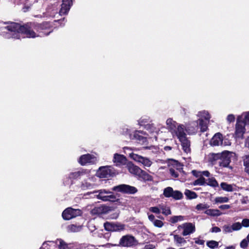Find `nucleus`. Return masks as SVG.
Wrapping results in <instances>:
<instances>
[{
    "label": "nucleus",
    "mask_w": 249,
    "mask_h": 249,
    "mask_svg": "<svg viewBox=\"0 0 249 249\" xmlns=\"http://www.w3.org/2000/svg\"><path fill=\"white\" fill-rule=\"evenodd\" d=\"M148 219L152 223L156 220L155 216L152 214L147 213Z\"/></svg>",
    "instance_id": "56"
},
{
    "label": "nucleus",
    "mask_w": 249,
    "mask_h": 249,
    "mask_svg": "<svg viewBox=\"0 0 249 249\" xmlns=\"http://www.w3.org/2000/svg\"><path fill=\"white\" fill-rule=\"evenodd\" d=\"M124 151L125 153H127V152H130L131 151H137L138 150V149L136 148H130V147H124Z\"/></svg>",
    "instance_id": "52"
},
{
    "label": "nucleus",
    "mask_w": 249,
    "mask_h": 249,
    "mask_svg": "<svg viewBox=\"0 0 249 249\" xmlns=\"http://www.w3.org/2000/svg\"><path fill=\"white\" fill-rule=\"evenodd\" d=\"M173 191L172 187H168L164 189L163 195L166 197H172Z\"/></svg>",
    "instance_id": "36"
},
{
    "label": "nucleus",
    "mask_w": 249,
    "mask_h": 249,
    "mask_svg": "<svg viewBox=\"0 0 249 249\" xmlns=\"http://www.w3.org/2000/svg\"><path fill=\"white\" fill-rule=\"evenodd\" d=\"M147 122V119H142L141 118L139 121V124L140 125H142V123H146Z\"/></svg>",
    "instance_id": "61"
},
{
    "label": "nucleus",
    "mask_w": 249,
    "mask_h": 249,
    "mask_svg": "<svg viewBox=\"0 0 249 249\" xmlns=\"http://www.w3.org/2000/svg\"><path fill=\"white\" fill-rule=\"evenodd\" d=\"M223 232L224 233H231L233 231L231 226L230 225H225L222 227Z\"/></svg>",
    "instance_id": "45"
},
{
    "label": "nucleus",
    "mask_w": 249,
    "mask_h": 249,
    "mask_svg": "<svg viewBox=\"0 0 249 249\" xmlns=\"http://www.w3.org/2000/svg\"><path fill=\"white\" fill-rule=\"evenodd\" d=\"M243 164L245 166V171L249 174V154L246 155L242 157Z\"/></svg>",
    "instance_id": "29"
},
{
    "label": "nucleus",
    "mask_w": 249,
    "mask_h": 249,
    "mask_svg": "<svg viewBox=\"0 0 249 249\" xmlns=\"http://www.w3.org/2000/svg\"><path fill=\"white\" fill-rule=\"evenodd\" d=\"M93 193H98L95 195L97 198L104 201H115L116 198L115 196L112 192L105 190H100L93 192Z\"/></svg>",
    "instance_id": "4"
},
{
    "label": "nucleus",
    "mask_w": 249,
    "mask_h": 249,
    "mask_svg": "<svg viewBox=\"0 0 249 249\" xmlns=\"http://www.w3.org/2000/svg\"><path fill=\"white\" fill-rule=\"evenodd\" d=\"M85 172L84 170H79L70 173L68 177V180L65 181V185H69L72 183V180L76 179L84 175Z\"/></svg>",
    "instance_id": "18"
},
{
    "label": "nucleus",
    "mask_w": 249,
    "mask_h": 249,
    "mask_svg": "<svg viewBox=\"0 0 249 249\" xmlns=\"http://www.w3.org/2000/svg\"><path fill=\"white\" fill-rule=\"evenodd\" d=\"M246 124L244 121H241L237 118L236 123L235 124V135L236 137L242 138L246 132Z\"/></svg>",
    "instance_id": "14"
},
{
    "label": "nucleus",
    "mask_w": 249,
    "mask_h": 249,
    "mask_svg": "<svg viewBox=\"0 0 249 249\" xmlns=\"http://www.w3.org/2000/svg\"><path fill=\"white\" fill-rule=\"evenodd\" d=\"M95 178L92 177L89 178V180H85L82 182L81 188L82 190H85L87 189H91L94 186L93 182L95 181Z\"/></svg>",
    "instance_id": "22"
},
{
    "label": "nucleus",
    "mask_w": 249,
    "mask_h": 249,
    "mask_svg": "<svg viewBox=\"0 0 249 249\" xmlns=\"http://www.w3.org/2000/svg\"><path fill=\"white\" fill-rule=\"evenodd\" d=\"M37 25L39 26V34L42 35V36L43 35H48L52 31L50 30L49 32H46V30H49L51 27V24L49 22H45L42 24H38Z\"/></svg>",
    "instance_id": "21"
},
{
    "label": "nucleus",
    "mask_w": 249,
    "mask_h": 249,
    "mask_svg": "<svg viewBox=\"0 0 249 249\" xmlns=\"http://www.w3.org/2000/svg\"><path fill=\"white\" fill-rule=\"evenodd\" d=\"M56 244L59 249H70L68 245L61 239H57Z\"/></svg>",
    "instance_id": "34"
},
{
    "label": "nucleus",
    "mask_w": 249,
    "mask_h": 249,
    "mask_svg": "<svg viewBox=\"0 0 249 249\" xmlns=\"http://www.w3.org/2000/svg\"><path fill=\"white\" fill-rule=\"evenodd\" d=\"M183 196L182 194L178 191H174L172 197L173 198L178 200L180 199Z\"/></svg>",
    "instance_id": "41"
},
{
    "label": "nucleus",
    "mask_w": 249,
    "mask_h": 249,
    "mask_svg": "<svg viewBox=\"0 0 249 249\" xmlns=\"http://www.w3.org/2000/svg\"><path fill=\"white\" fill-rule=\"evenodd\" d=\"M138 177L144 181H152L153 180L152 177L142 169V172H140Z\"/></svg>",
    "instance_id": "28"
},
{
    "label": "nucleus",
    "mask_w": 249,
    "mask_h": 249,
    "mask_svg": "<svg viewBox=\"0 0 249 249\" xmlns=\"http://www.w3.org/2000/svg\"><path fill=\"white\" fill-rule=\"evenodd\" d=\"M82 229V226L76 225H70L68 226L67 230L69 232H78L80 231Z\"/></svg>",
    "instance_id": "30"
},
{
    "label": "nucleus",
    "mask_w": 249,
    "mask_h": 249,
    "mask_svg": "<svg viewBox=\"0 0 249 249\" xmlns=\"http://www.w3.org/2000/svg\"><path fill=\"white\" fill-rule=\"evenodd\" d=\"M112 190L115 191L130 194H133L137 192V189L135 187L125 184H121L114 186Z\"/></svg>",
    "instance_id": "10"
},
{
    "label": "nucleus",
    "mask_w": 249,
    "mask_h": 249,
    "mask_svg": "<svg viewBox=\"0 0 249 249\" xmlns=\"http://www.w3.org/2000/svg\"><path fill=\"white\" fill-rule=\"evenodd\" d=\"M235 119V116L233 114H231L227 116L226 120L229 123H233Z\"/></svg>",
    "instance_id": "48"
},
{
    "label": "nucleus",
    "mask_w": 249,
    "mask_h": 249,
    "mask_svg": "<svg viewBox=\"0 0 249 249\" xmlns=\"http://www.w3.org/2000/svg\"><path fill=\"white\" fill-rule=\"evenodd\" d=\"M206 185H209L213 187H216L218 186V183L214 178H211L207 180Z\"/></svg>",
    "instance_id": "33"
},
{
    "label": "nucleus",
    "mask_w": 249,
    "mask_h": 249,
    "mask_svg": "<svg viewBox=\"0 0 249 249\" xmlns=\"http://www.w3.org/2000/svg\"><path fill=\"white\" fill-rule=\"evenodd\" d=\"M183 220H184V216L181 215L174 216L170 218V222L172 223H175Z\"/></svg>",
    "instance_id": "40"
},
{
    "label": "nucleus",
    "mask_w": 249,
    "mask_h": 249,
    "mask_svg": "<svg viewBox=\"0 0 249 249\" xmlns=\"http://www.w3.org/2000/svg\"><path fill=\"white\" fill-rule=\"evenodd\" d=\"M126 166L129 173L134 175L139 176L140 172H142V169L131 161H128Z\"/></svg>",
    "instance_id": "19"
},
{
    "label": "nucleus",
    "mask_w": 249,
    "mask_h": 249,
    "mask_svg": "<svg viewBox=\"0 0 249 249\" xmlns=\"http://www.w3.org/2000/svg\"><path fill=\"white\" fill-rule=\"evenodd\" d=\"M209 205L206 203H199L196 206V209L197 211H202L209 208Z\"/></svg>",
    "instance_id": "42"
},
{
    "label": "nucleus",
    "mask_w": 249,
    "mask_h": 249,
    "mask_svg": "<svg viewBox=\"0 0 249 249\" xmlns=\"http://www.w3.org/2000/svg\"><path fill=\"white\" fill-rule=\"evenodd\" d=\"M104 227L106 230L112 231H123L124 229V225L109 222L105 223L104 224Z\"/></svg>",
    "instance_id": "15"
},
{
    "label": "nucleus",
    "mask_w": 249,
    "mask_h": 249,
    "mask_svg": "<svg viewBox=\"0 0 249 249\" xmlns=\"http://www.w3.org/2000/svg\"><path fill=\"white\" fill-rule=\"evenodd\" d=\"M231 227L233 231H239L242 228V225L239 222H235L231 225Z\"/></svg>",
    "instance_id": "46"
},
{
    "label": "nucleus",
    "mask_w": 249,
    "mask_h": 249,
    "mask_svg": "<svg viewBox=\"0 0 249 249\" xmlns=\"http://www.w3.org/2000/svg\"><path fill=\"white\" fill-rule=\"evenodd\" d=\"M241 224L242 225V227H249V219H247V218L244 219L242 220V223Z\"/></svg>",
    "instance_id": "49"
},
{
    "label": "nucleus",
    "mask_w": 249,
    "mask_h": 249,
    "mask_svg": "<svg viewBox=\"0 0 249 249\" xmlns=\"http://www.w3.org/2000/svg\"><path fill=\"white\" fill-rule=\"evenodd\" d=\"M96 161V158L90 154L82 155L79 159V163L82 165H84L87 163H94Z\"/></svg>",
    "instance_id": "16"
},
{
    "label": "nucleus",
    "mask_w": 249,
    "mask_h": 249,
    "mask_svg": "<svg viewBox=\"0 0 249 249\" xmlns=\"http://www.w3.org/2000/svg\"><path fill=\"white\" fill-rule=\"evenodd\" d=\"M249 244V233L245 239L241 241L240 244V246L241 248L246 249L247 248Z\"/></svg>",
    "instance_id": "37"
},
{
    "label": "nucleus",
    "mask_w": 249,
    "mask_h": 249,
    "mask_svg": "<svg viewBox=\"0 0 249 249\" xmlns=\"http://www.w3.org/2000/svg\"><path fill=\"white\" fill-rule=\"evenodd\" d=\"M160 211L165 215H168L171 214V212L170 208L168 206L163 205H160Z\"/></svg>",
    "instance_id": "35"
},
{
    "label": "nucleus",
    "mask_w": 249,
    "mask_h": 249,
    "mask_svg": "<svg viewBox=\"0 0 249 249\" xmlns=\"http://www.w3.org/2000/svg\"><path fill=\"white\" fill-rule=\"evenodd\" d=\"M207 245L211 249H214L218 247V243L213 240L209 241L207 242Z\"/></svg>",
    "instance_id": "43"
},
{
    "label": "nucleus",
    "mask_w": 249,
    "mask_h": 249,
    "mask_svg": "<svg viewBox=\"0 0 249 249\" xmlns=\"http://www.w3.org/2000/svg\"><path fill=\"white\" fill-rule=\"evenodd\" d=\"M222 136L220 133L215 134L211 140L210 143L213 146H218L222 144Z\"/></svg>",
    "instance_id": "23"
},
{
    "label": "nucleus",
    "mask_w": 249,
    "mask_h": 249,
    "mask_svg": "<svg viewBox=\"0 0 249 249\" xmlns=\"http://www.w3.org/2000/svg\"><path fill=\"white\" fill-rule=\"evenodd\" d=\"M137 244L136 238L129 234L123 236L120 239L118 246L124 247H131Z\"/></svg>",
    "instance_id": "5"
},
{
    "label": "nucleus",
    "mask_w": 249,
    "mask_h": 249,
    "mask_svg": "<svg viewBox=\"0 0 249 249\" xmlns=\"http://www.w3.org/2000/svg\"><path fill=\"white\" fill-rule=\"evenodd\" d=\"M81 214L79 209H74L71 207L65 209L62 213V217L65 220H70Z\"/></svg>",
    "instance_id": "8"
},
{
    "label": "nucleus",
    "mask_w": 249,
    "mask_h": 249,
    "mask_svg": "<svg viewBox=\"0 0 249 249\" xmlns=\"http://www.w3.org/2000/svg\"><path fill=\"white\" fill-rule=\"evenodd\" d=\"M119 215V212H116L115 213H111L109 215V218L112 219H117Z\"/></svg>",
    "instance_id": "51"
},
{
    "label": "nucleus",
    "mask_w": 249,
    "mask_h": 249,
    "mask_svg": "<svg viewBox=\"0 0 249 249\" xmlns=\"http://www.w3.org/2000/svg\"><path fill=\"white\" fill-rule=\"evenodd\" d=\"M220 186L223 190L227 192L233 191V186L231 184H228L226 182H222L220 184Z\"/></svg>",
    "instance_id": "32"
},
{
    "label": "nucleus",
    "mask_w": 249,
    "mask_h": 249,
    "mask_svg": "<svg viewBox=\"0 0 249 249\" xmlns=\"http://www.w3.org/2000/svg\"><path fill=\"white\" fill-rule=\"evenodd\" d=\"M205 213L212 216H218L222 214V213L217 209H207L205 211Z\"/></svg>",
    "instance_id": "26"
},
{
    "label": "nucleus",
    "mask_w": 249,
    "mask_h": 249,
    "mask_svg": "<svg viewBox=\"0 0 249 249\" xmlns=\"http://www.w3.org/2000/svg\"><path fill=\"white\" fill-rule=\"evenodd\" d=\"M88 227L91 231H93L96 229L95 227L90 223H89Z\"/></svg>",
    "instance_id": "58"
},
{
    "label": "nucleus",
    "mask_w": 249,
    "mask_h": 249,
    "mask_svg": "<svg viewBox=\"0 0 249 249\" xmlns=\"http://www.w3.org/2000/svg\"><path fill=\"white\" fill-rule=\"evenodd\" d=\"M169 171H170V173L172 175V177H173L174 178L178 177V172L176 171H175L174 169L171 168L170 169Z\"/></svg>",
    "instance_id": "50"
},
{
    "label": "nucleus",
    "mask_w": 249,
    "mask_h": 249,
    "mask_svg": "<svg viewBox=\"0 0 249 249\" xmlns=\"http://www.w3.org/2000/svg\"><path fill=\"white\" fill-rule=\"evenodd\" d=\"M216 203H222L227 202L229 201V198L226 196H219L215 197L214 199Z\"/></svg>",
    "instance_id": "39"
},
{
    "label": "nucleus",
    "mask_w": 249,
    "mask_h": 249,
    "mask_svg": "<svg viewBox=\"0 0 249 249\" xmlns=\"http://www.w3.org/2000/svg\"><path fill=\"white\" fill-rule=\"evenodd\" d=\"M206 183V179L204 178L201 177L196 180H195L192 183V185L194 186L199 185V186H203L205 185Z\"/></svg>",
    "instance_id": "31"
},
{
    "label": "nucleus",
    "mask_w": 249,
    "mask_h": 249,
    "mask_svg": "<svg viewBox=\"0 0 249 249\" xmlns=\"http://www.w3.org/2000/svg\"><path fill=\"white\" fill-rule=\"evenodd\" d=\"M149 211L156 214H160V205H159V206L150 207Z\"/></svg>",
    "instance_id": "44"
},
{
    "label": "nucleus",
    "mask_w": 249,
    "mask_h": 249,
    "mask_svg": "<svg viewBox=\"0 0 249 249\" xmlns=\"http://www.w3.org/2000/svg\"><path fill=\"white\" fill-rule=\"evenodd\" d=\"M211 232H219L221 231V229L218 227H213L211 230Z\"/></svg>",
    "instance_id": "53"
},
{
    "label": "nucleus",
    "mask_w": 249,
    "mask_h": 249,
    "mask_svg": "<svg viewBox=\"0 0 249 249\" xmlns=\"http://www.w3.org/2000/svg\"><path fill=\"white\" fill-rule=\"evenodd\" d=\"M192 173H193V174L194 176H196V177H198V176H201V175H200V174H201V173H200V172H197V171H196L193 170V171H192Z\"/></svg>",
    "instance_id": "62"
},
{
    "label": "nucleus",
    "mask_w": 249,
    "mask_h": 249,
    "mask_svg": "<svg viewBox=\"0 0 249 249\" xmlns=\"http://www.w3.org/2000/svg\"><path fill=\"white\" fill-rule=\"evenodd\" d=\"M153 224L156 227L161 228L163 226V223L160 220L156 219Z\"/></svg>",
    "instance_id": "47"
},
{
    "label": "nucleus",
    "mask_w": 249,
    "mask_h": 249,
    "mask_svg": "<svg viewBox=\"0 0 249 249\" xmlns=\"http://www.w3.org/2000/svg\"><path fill=\"white\" fill-rule=\"evenodd\" d=\"M38 31L37 23H29L21 26L17 23L12 22L6 26L1 27L0 35L6 38L20 39L21 36L23 37L35 38L42 36Z\"/></svg>",
    "instance_id": "1"
},
{
    "label": "nucleus",
    "mask_w": 249,
    "mask_h": 249,
    "mask_svg": "<svg viewBox=\"0 0 249 249\" xmlns=\"http://www.w3.org/2000/svg\"><path fill=\"white\" fill-rule=\"evenodd\" d=\"M178 230L182 229V234L183 236L190 235L195 231L196 228L194 224L192 223H185L180 225L178 227Z\"/></svg>",
    "instance_id": "12"
},
{
    "label": "nucleus",
    "mask_w": 249,
    "mask_h": 249,
    "mask_svg": "<svg viewBox=\"0 0 249 249\" xmlns=\"http://www.w3.org/2000/svg\"><path fill=\"white\" fill-rule=\"evenodd\" d=\"M194 239L195 240V243L197 244L202 245L204 244L205 241L203 240L198 238H195Z\"/></svg>",
    "instance_id": "54"
},
{
    "label": "nucleus",
    "mask_w": 249,
    "mask_h": 249,
    "mask_svg": "<svg viewBox=\"0 0 249 249\" xmlns=\"http://www.w3.org/2000/svg\"><path fill=\"white\" fill-rule=\"evenodd\" d=\"M197 116L199 117L197 122H192L190 124L193 125L192 129L188 127L186 130L189 134H195L197 130L198 127H200L202 132L206 131L207 129V123L211 118L209 113L206 110H202L198 112Z\"/></svg>",
    "instance_id": "2"
},
{
    "label": "nucleus",
    "mask_w": 249,
    "mask_h": 249,
    "mask_svg": "<svg viewBox=\"0 0 249 249\" xmlns=\"http://www.w3.org/2000/svg\"><path fill=\"white\" fill-rule=\"evenodd\" d=\"M230 206L229 205L227 204H224L220 205L219 208L221 209L224 210V209H229L230 208Z\"/></svg>",
    "instance_id": "57"
},
{
    "label": "nucleus",
    "mask_w": 249,
    "mask_h": 249,
    "mask_svg": "<svg viewBox=\"0 0 249 249\" xmlns=\"http://www.w3.org/2000/svg\"><path fill=\"white\" fill-rule=\"evenodd\" d=\"M200 175H203L206 177H209L210 176V173L208 171H204L200 172Z\"/></svg>",
    "instance_id": "59"
},
{
    "label": "nucleus",
    "mask_w": 249,
    "mask_h": 249,
    "mask_svg": "<svg viewBox=\"0 0 249 249\" xmlns=\"http://www.w3.org/2000/svg\"><path fill=\"white\" fill-rule=\"evenodd\" d=\"M166 124L168 129L171 133L174 138L183 133L185 131V130L186 131V129L189 127L186 128L183 124H178L171 118L167 119Z\"/></svg>",
    "instance_id": "3"
},
{
    "label": "nucleus",
    "mask_w": 249,
    "mask_h": 249,
    "mask_svg": "<svg viewBox=\"0 0 249 249\" xmlns=\"http://www.w3.org/2000/svg\"><path fill=\"white\" fill-rule=\"evenodd\" d=\"M155 246L153 244H147L146 245L143 249H154L155 248Z\"/></svg>",
    "instance_id": "55"
},
{
    "label": "nucleus",
    "mask_w": 249,
    "mask_h": 249,
    "mask_svg": "<svg viewBox=\"0 0 249 249\" xmlns=\"http://www.w3.org/2000/svg\"><path fill=\"white\" fill-rule=\"evenodd\" d=\"M185 195L189 199H194L197 197L196 194L193 191L189 190H186L185 191Z\"/></svg>",
    "instance_id": "38"
},
{
    "label": "nucleus",
    "mask_w": 249,
    "mask_h": 249,
    "mask_svg": "<svg viewBox=\"0 0 249 249\" xmlns=\"http://www.w3.org/2000/svg\"><path fill=\"white\" fill-rule=\"evenodd\" d=\"M112 210L111 207L102 205L94 208L90 212L92 215H103L109 213Z\"/></svg>",
    "instance_id": "13"
},
{
    "label": "nucleus",
    "mask_w": 249,
    "mask_h": 249,
    "mask_svg": "<svg viewBox=\"0 0 249 249\" xmlns=\"http://www.w3.org/2000/svg\"><path fill=\"white\" fill-rule=\"evenodd\" d=\"M245 145L247 147L249 148V137L246 140Z\"/></svg>",
    "instance_id": "64"
},
{
    "label": "nucleus",
    "mask_w": 249,
    "mask_h": 249,
    "mask_svg": "<svg viewBox=\"0 0 249 249\" xmlns=\"http://www.w3.org/2000/svg\"><path fill=\"white\" fill-rule=\"evenodd\" d=\"M128 154L131 159L137 162L142 164L144 166L149 167L152 165V161L147 157L139 155L133 152H129Z\"/></svg>",
    "instance_id": "6"
},
{
    "label": "nucleus",
    "mask_w": 249,
    "mask_h": 249,
    "mask_svg": "<svg viewBox=\"0 0 249 249\" xmlns=\"http://www.w3.org/2000/svg\"><path fill=\"white\" fill-rule=\"evenodd\" d=\"M164 149L165 151H169V150H171L172 149V147L171 146H165L164 147Z\"/></svg>",
    "instance_id": "63"
},
{
    "label": "nucleus",
    "mask_w": 249,
    "mask_h": 249,
    "mask_svg": "<svg viewBox=\"0 0 249 249\" xmlns=\"http://www.w3.org/2000/svg\"><path fill=\"white\" fill-rule=\"evenodd\" d=\"M48 246V243L47 242H45L43 244L42 246L41 247L40 249H49Z\"/></svg>",
    "instance_id": "60"
},
{
    "label": "nucleus",
    "mask_w": 249,
    "mask_h": 249,
    "mask_svg": "<svg viewBox=\"0 0 249 249\" xmlns=\"http://www.w3.org/2000/svg\"><path fill=\"white\" fill-rule=\"evenodd\" d=\"M126 132L125 134L128 135L129 138L131 139H136L139 140H143V138H144L143 136L140 135V133L143 134V133L142 131H135L134 134L132 135L130 133V130L129 129L126 128Z\"/></svg>",
    "instance_id": "24"
},
{
    "label": "nucleus",
    "mask_w": 249,
    "mask_h": 249,
    "mask_svg": "<svg viewBox=\"0 0 249 249\" xmlns=\"http://www.w3.org/2000/svg\"><path fill=\"white\" fill-rule=\"evenodd\" d=\"M114 174L115 170L111 166L101 167L97 172V175L100 178H107Z\"/></svg>",
    "instance_id": "7"
},
{
    "label": "nucleus",
    "mask_w": 249,
    "mask_h": 249,
    "mask_svg": "<svg viewBox=\"0 0 249 249\" xmlns=\"http://www.w3.org/2000/svg\"><path fill=\"white\" fill-rule=\"evenodd\" d=\"M233 154V153L227 151L223 152L221 154L220 161H219V166L222 167H228L231 162V157Z\"/></svg>",
    "instance_id": "11"
},
{
    "label": "nucleus",
    "mask_w": 249,
    "mask_h": 249,
    "mask_svg": "<svg viewBox=\"0 0 249 249\" xmlns=\"http://www.w3.org/2000/svg\"><path fill=\"white\" fill-rule=\"evenodd\" d=\"M112 161L116 166L126 165L128 162L124 156L118 153L114 154Z\"/></svg>",
    "instance_id": "17"
},
{
    "label": "nucleus",
    "mask_w": 249,
    "mask_h": 249,
    "mask_svg": "<svg viewBox=\"0 0 249 249\" xmlns=\"http://www.w3.org/2000/svg\"><path fill=\"white\" fill-rule=\"evenodd\" d=\"M72 0H62L61 7L59 11L60 15L67 14L72 5Z\"/></svg>",
    "instance_id": "20"
},
{
    "label": "nucleus",
    "mask_w": 249,
    "mask_h": 249,
    "mask_svg": "<svg viewBox=\"0 0 249 249\" xmlns=\"http://www.w3.org/2000/svg\"><path fill=\"white\" fill-rule=\"evenodd\" d=\"M241 121H244L246 125H249V111L243 113L237 117Z\"/></svg>",
    "instance_id": "27"
},
{
    "label": "nucleus",
    "mask_w": 249,
    "mask_h": 249,
    "mask_svg": "<svg viewBox=\"0 0 249 249\" xmlns=\"http://www.w3.org/2000/svg\"><path fill=\"white\" fill-rule=\"evenodd\" d=\"M171 235H173L174 242L178 246H181L186 243L185 239L178 234H171Z\"/></svg>",
    "instance_id": "25"
},
{
    "label": "nucleus",
    "mask_w": 249,
    "mask_h": 249,
    "mask_svg": "<svg viewBox=\"0 0 249 249\" xmlns=\"http://www.w3.org/2000/svg\"><path fill=\"white\" fill-rule=\"evenodd\" d=\"M176 137H177L180 142L182 149L186 153H190L191 151L190 142L187 138L185 131L180 134H179V135Z\"/></svg>",
    "instance_id": "9"
}]
</instances>
